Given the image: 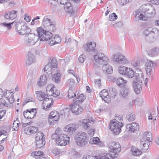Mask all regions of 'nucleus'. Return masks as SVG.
Here are the masks:
<instances>
[{
  "label": "nucleus",
  "instance_id": "nucleus-32",
  "mask_svg": "<svg viewBox=\"0 0 159 159\" xmlns=\"http://www.w3.org/2000/svg\"><path fill=\"white\" fill-rule=\"evenodd\" d=\"M108 93L110 99L111 98H116L117 94L116 89L115 88H110L109 89Z\"/></svg>",
  "mask_w": 159,
  "mask_h": 159
},
{
  "label": "nucleus",
  "instance_id": "nucleus-64",
  "mask_svg": "<svg viewBox=\"0 0 159 159\" xmlns=\"http://www.w3.org/2000/svg\"><path fill=\"white\" fill-rule=\"evenodd\" d=\"M30 134L36 133L37 130V128L34 126H30Z\"/></svg>",
  "mask_w": 159,
  "mask_h": 159
},
{
  "label": "nucleus",
  "instance_id": "nucleus-25",
  "mask_svg": "<svg viewBox=\"0 0 159 159\" xmlns=\"http://www.w3.org/2000/svg\"><path fill=\"white\" fill-rule=\"evenodd\" d=\"M143 73L141 70H139L137 71V72L135 73L134 79L133 81L143 82Z\"/></svg>",
  "mask_w": 159,
  "mask_h": 159
},
{
  "label": "nucleus",
  "instance_id": "nucleus-10",
  "mask_svg": "<svg viewBox=\"0 0 159 159\" xmlns=\"http://www.w3.org/2000/svg\"><path fill=\"white\" fill-rule=\"evenodd\" d=\"M16 29L18 33L20 35L27 34L31 32L30 29L25 25H22L20 23L16 25Z\"/></svg>",
  "mask_w": 159,
  "mask_h": 159
},
{
  "label": "nucleus",
  "instance_id": "nucleus-47",
  "mask_svg": "<svg viewBox=\"0 0 159 159\" xmlns=\"http://www.w3.org/2000/svg\"><path fill=\"white\" fill-rule=\"evenodd\" d=\"M152 30V27H149L146 28L143 31V34L145 36L148 37L151 34Z\"/></svg>",
  "mask_w": 159,
  "mask_h": 159
},
{
  "label": "nucleus",
  "instance_id": "nucleus-33",
  "mask_svg": "<svg viewBox=\"0 0 159 159\" xmlns=\"http://www.w3.org/2000/svg\"><path fill=\"white\" fill-rule=\"evenodd\" d=\"M89 143L92 144H95L99 146L101 145L102 143L98 137L91 138L90 140Z\"/></svg>",
  "mask_w": 159,
  "mask_h": 159
},
{
  "label": "nucleus",
  "instance_id": "nucleus-39",
  "mask_svg": "<svg viewBox=\"0 0 159 159\" xmlns=\"http://www.w3.org/2000/svg\"><path fill=\"white\" fill-rule=\"evenodd\" d=\"M45 144V140H35L36 146L37 148H40L43 147Z\"/></svg>",
  "mask_w": 159,
  "mask_h": 159
},
{
  "label": "nucleus",
  "instance_id": "nucleus-49",
  "mask_svg": "<svg viewBox=\"0 0 159 159\" xmlns=\"http://www.w3.org/2000/svg\"><path fill=\"white\" fill-rule=\"evenodd\" d=\"M89 119H84L83 120L82 122V125L84 129H87L88 127H89Z\"/></svg>",
  "mask_w": 159,
  "mask_h": 159
},
{
  "label": "nucleus",
  "instance_id": "nucleus-34",
  "mask_svg": "<svg viewBox=\"0 0 159 159\" xmlns=\"http://www.w3.org/2000/svg\"><path fill=\"white\" fill-rule=\"evenodd\" d=\"M61 41V38L58 35H55L54 37L50 42L51 45H53L55 44L60 43Z\"/></svg>",
  "mask_w": 159,
  "mask_h": 159
},
{
  "label": "nucleus",
  "instance_id": "nucleus-50",
  "mask_svg": "<svg viewBox=\"0 0 159 159\" xmlns=\"http://www.w3.org/2000/svg\"><path fill=\"white\" fill-rule=\"evenodd\" d=\"M128 67L124 66H120L118 68V72L121 74L125 75Z\"/></svg>",
  "mask_w": 159,
  "mask_h": 159
},
{
  "label": "nucleus",
  "instance_id": "nucleus-38",
  "mask_svg": "<svg viewBox=\"0 0 159 159\" xmlns=\"http://www.w3.org/2000/svg\"><path fill=\"white\" fill-rule=\"evenodd\" d=\"M125 75L128 78H131L134 77V72L132 68L128 67Z\"/></svg>",
  "mask_w": 159,
  "mask_h": 159
},
{
  "label": "nucleus",
  "instance_id": "nucleus-45",
  "mask_svg": "<svg viewBox=\"0 0 159 159\" xmlns=\"http://www.w3.org/2000/svg\"><path fill=\"white\" fill-rule=\"evenodd\" d=\"M52 67L51 66L50 64L48 63L46 65L44 68V71L46 73L49 74H52Z\"/></svg>",
  "mask_w": 159,
  "mask_h": 159
},
{
  "label": "nucleus",
  "instance_id": "nucleus-12",
  "mask_svg": "<svg viewBox=\"0 0 159 159\" xmlns=\"http://www.w3.org/2000/svg\"><path fill=\"white\" fill-rule=\"evenodd\" d=\"M60 115L56 111H52L50 114L48 121L50 125H53L59 119Z\"/></svg>",
  "mask_w": 159,
  "mask_h": 159
},
{
  "label": "nucleus",
  "instance_id": "nucleus-4",
  "mask_svg": "<svg viewBox=\"0 0 159 159\" xmlns=\"http://www.w3.org/2000/svg\"><path fill=\"white\" fill-rule=\"evenodd\" d=\"M109 147L110 149V152L109 155L111 156L110 159H114L118 156V153L121 150L120 144L115 142H111L109 143Z\"/></svg>",
  "mask_w": 159,
  "mask_h": 159
},
{
  "label": "nucleus",
  "instance_id": "nucleus-8",
  "mask_svg": "<svg viewBox=\"0 0 159 159\" xmlns=\"http://www.w3.org/2000/svg\"><path fill=\"white\" fill-rule=\"evenodd\" d=\"M124 125L123 123L120 122L116 120V119L113 120L110 123V129L111 131L114 133H119L121 130V128Z\"/></svg>",
  "mask_w": 159,
  "mask_h": 159
},
{
  "label": "nucleus",
  "instance_id": "nucleus-26",
  "mask_svg": "<svg viewBox=\"0 0 159 159\" xmlns=\"http://www.w3.org/2000/svg\"><path fill=\"white\" fill-rule=\"evenodd\" d=\"M76 129V125L73 124H70L65 126L64 128V130L69 133H72Z\"/></svg>",
  "mask_w": 159,
  "mask_h": 159
},
{
  "label": "nucleus",
  "instance_id": "nucleus-48",
  "mask_svg": "<svg viewBox=\"0 0 159 159\" xmlns=\"http://www.w3.org/2000/svg\"><path fill=\"white\" fill-rule=\"evenodd\" d=\"M14 23V22L10 23L3 22L1 23L0 24V25L2 26L6 27L8 30H9L11 29V25Z\"/></svg>",
  "mask_w": 159,
  "mask_h": 159
},
{
  "label": "nucleus",
  "instance_id": "nucleus-22",
  "mask_svg": "<svg viewBox=\"0 0 159 159\" xmlns=\"http://www.w3.org/2000/svg\"><path fill=\"white\" fill-rule=\"evenodd\" d=\"M96 47V43L93 42H89L84 46L85 51L87 52H90L91 51H94Z\"/></svg>",
  "mask_w": 159,
  "mask_h": 159
},
{
  "label": "nucleus",
  "instance_id": "nucleus-58",
  "mask_svg": "<svg viewBox=\"0 0 159 159\" xmlns=\"http://www.w3.org/2000/svg\"><path fill=\"white\" fill-rule=\"evenodd\" d=\"M74 80L73 79H70L68 80L67 83L69 85V88L72 89L71 88H75L74 86Z\"/></svg>",
  "mask_w": 159,
  "mask_h": 159
},
{
  "label": "nucleus",
  "instance_id": "nucleus-7",
  "mask_svg": "<svg viewBox=\"0 0 159 159\" xmlns=\"http://www.w3.org/2000/svg\"><path fill=\"white\" fill-rule=\"evenodd\" d=\"M38 36L33 33H29L25 35L24 42L26 45H34L38 41Z\"/></svg>",
  "mask_w": 159,
  "mask_h": 159
},
{
  "label": "nucleus",
  "instance_id": "nucleus-18",
  "mask_svg": "<svg viewBox=\"0 0 159 159\" xmlns=\"http://www.w3.org/2000/svg\"><path fill=\"white\" fill-rule=\"evenodd\" d=\"M35 110V109L34 108L30 110L27 109L23 112L24 117L28 119H31L33 118L36 114V112L34 111Z\"/></svg>",
  "mask_w": 159,
  "mask_h": 159
},
{
  "label": "nucleus",
  "instance_id": "nucleus-40",
  "mask_svg": "<svg viewBox=\"0 0 159 159\" xmlns=\"http://www.w3.org/2000/svg\"><path fill=\"white\" fill-rule=\"evenodd\" d=\"M159 54V48H155L152 49L148 54L151 57H154L157 56Z\"/></svg>",
  "mask_w": 159,
  "mask_h": 159
},
{
  "label": "nucleus",
  "instance_id": "nucleus-3",
  "mask_svg": "<svg viewBox=\"0 0 159 159\" xmlns=\"http://www.w3.org/2000/svg\"><path fill=\"white\" fill-rule=\"evenodd\" d=\"M152 135L150 132L146 131L144 132L141 140L140 146L142 149L146 151L149 147V142L152 141Z\"/></svg>",
  "mask_w": 159,
  "mask_h": 159
},
{
  "label": "nucleus",
  "instance_id": "nucleus-55",
  "mask_svg": "<svg viewBox=\"0 0 159 159\" xmlns=\"http://www.w3.org/2000/svg\"><path fill=\"white\" fill-rule=\"evenodd\" d=\"M146 39L149 42H153L155 40L156 38L153 35L151 36V34L149 36L146 37Z\"/></svg>",
  "mask_w": 159,
  "mask_h": 159
},
{
  "label": "nucleus",
  "instance_id": "nucleus-30",
  "mask_svg": "<svg viewBox=\"0 0 159 159\" xmlns=\"http://www.w3.org/2000/svg\"><path fill=\"white\" fill-rule=\"evenodd\" d=\"M4 95V93L3 90L0 89V108H2L4 106L8 107L9 104L8 102L6 101L5 100L2 99Z\"/></svg>",
  "mask_w": 159,
  "mask_h": 159
},
{
  "label": "nucleus",
  "instance_id": "nucleus-60",
  "mask_svg": "<svg viewBox=\"0 0 159 159\" xmlns=\"http://www.w3.org/2000/svg\"><path fill=\"white\" fill-rule=\"evenodd\" d=\"M52 152L54 155V156H56L61 153V151L57 148H55L52 150Z\"/></svg>",
  "mask_w": 159,
  "mask_h": 159
},
{
  "label": "nucleus",
  "instance_id": "nucleus-6",
  "mask_svg": "<svg viewBox=\"0 0 159 159\" xmlns=\"http://www.w3.org/2000/svg\"><path fill=\"white\" fill-rule=\"evenodd\" d=\"M37 31L40 41L48 40L52 36L51 33L48 31H45L42 28H38L37 29Z\"/></svg>",
  "mask_w": 159,
  "mask_h": 159
},
{
  "label": "nucleus",
  "instance_id": "nucleus-29",
  "mask_svg": "<svg viewBox=\"0 0 159 159\" xmlns=\"http://www.w3.org/2000/svg\"><path fill=\"white\" fill-rule=\"evenodd\" d=\"M102 69L105 74H111L113 72L112 66L108 64L104 65L102 66Z\"/></svg>",
  "mask_w": 159,
  "mask_h": 159
},
{
  "label": "nucleus",
  "instance_id": "nucleus-52",
  "mask_svg": "<svg viewBox=\"0 0 159 159\" xmlns=\"http://www.w3.org/2000/svg\"><path fill=\"white\" fill-rule=\"evenodd\" d=\"M153 35L156 38L159 36V30L156 28H152V30L151 34V36Z\"/></svg>",
  "mask_w": 159,
  "mask_h": 159
},
{
  "label": "nucleus",
  "instance_id": "nucleus-44",
  "mask_svg": "<svg viewBox=\"0 0 159 159\" xmlns=\"http://www.w3.org/2000/svg\"><path fill=\"white\" fill-rule=\"evenodd\" d=\"M127 82L121 77L118 78L116 80L117 85L119 86L124 85Z\"/></svg>",
  "mask_w": 159,
  "mask_h": 159
},
{
  "label": "nucleus",
  "instance_id": "nucleus-2",
  "mask_svg": "<svg viewBox=\"0 0 159 159\" xmlns=\"http://www.w3.org/2000/svg\"><path fill=\"white\" fill-rule=\"evenodd\" d=\"M36 93L39 94L38 97L39 100L43 101L42 104L43 109L46 111L49 110L51 108V107L52 105L53 102L52 100V99L48 98V95L46 94L44 92L37 91L36 92Z\"/></svg>",
  "mask_w": 159,
  "mask_h": 159
},
{
  "label": "nucleus",
  "instance_id": "nucleus-11",
  "mask_svg": "<svg viewBox=\"0 0 159 159\" xmlns=\"http://www.w3.org/2000/svg\"><path fill=\"white\" fill-rule=\"evenodd\" d=\"M113 60L116 62L121 64H128L129 61L127 57L120 53H117L113 55Z\"/></svg>",
  "mask_w": 159,
  "mask_h": 159
},
{
  "label": "nucleus",
  "instance_id": "nucleus-41",
  "mask_svg": "<svg viewBox=\"0 0 159 159\" xmlns=\"http://www.w3.org/2000/svg\"><path fill=\"white\" fill-rule=\"evenodd\" d=\"M71 88L72 89L69 88L68 91V98H73L74 97L76 96V94H75L76 90L75 88Z\"/></svg>",
  "mask_w": 159,
  "mask_h": 159
},
{
  "label": "nucleus",
  "instance_id": "nucleus-21",
  "mask_svg": "<svg viewBox=\"0 0 159 159\" xmlns=\"http://www.w3.org/2000/svg\"><path fill=\"white\" fill-rule=\"evenodd\" d=\"M143 82L137 81H132V85L134 91L137 94L140 93L142 89Z\"/></svg>",
  "mask_w": 159,
  "mask_h": 159
},
{
  "label": "nucleus",
  "instance_id": "nucleus-35",
  "mask_svg": "<svg viewBox=\"0 0 159 159\" xmlns=\"http://www.w3.org/2000/svg\"><path fill=\"white\" fill-rule=\"evenodd\" d=\"M64 8L66 12L70 13H72L73 12V7L70 3H66L64 6Z\"/></svg>",
  "mask_w": 159,
  "mask_h": 159
},
{
  "label": "nucleus",
  "instance_id": "nucleus-46",
  "mask_svg": "<svg viewBox=\"0 0 159 159\" xmlns=\"http://www.w3.org/2000/svg\"><path fill=\"white\" fill-rule=\"evenodd\" d=\"M43 155V152L40 151H36L33 152L31 153V156L36 159L38 158L39 156L41 155Z\"/></svg>",
  "mask_w": 159,
  "mask_h": 159
},
{
  "label": "nucleus",
  "instance_id": "nucleus-19",
  "mask_svg": "<svg viewBox=\"0 0 159 159\" xmlns=\"http://www.w3.org/2000/svg\"><path fill=\"white\" fill-rule=\"evenodd\" d=\"M4 95L7 99V102H8L9 104V103L11 104L14 102V99L13 92L7 90L4 93Z\"/></svg>",
  "mask_w": 159,
  "mask_h": 159
},
{
  "label": "nucleus",
  "instance_id": "nucleus-31",
  "mask_svg": "<svg viewBox=\"0 0 159 159\" xmlns=\"http://www.w3.org/2000/svg\"><path fill=\"white\" fill-rule=\"evenodd\" d=\"M61 75L60 71L57 70L53 76L52 78V80L55 83H59L60 81Z\"/></svg>",
  "mask_w": 159,
  "mask_h": 159
},
{
  "label": "nucleus",
  "instance_id": "nucleus-37",
  "mask_svg": "<svg viewBox=\"0 0 159 159\" xmlns=\"http://www.w3.org/2000/svg\"><path fill=\"white\" fill-rule=\"evenodd\" d=\"M131 152L132 154L135 156L140 155L142 153L141 151L135 147H131Z\"/></svg>",
  "mask_w": 159,
  "mask_h": 159
},
{
  "label": "nucleus",
  "instance_id": "nucleus-16",
  "mask_svg": "<svg viewBox=\"0 0 159 159\" xmlns=\"http://www.w3.org/2000/svg\"><path fill=\"white\" fill-rule=\"evenodd\" d=\"M70 109L72 112L74 114L79 115L83 111V108L79 104L74 103L70 106Z\"/></svg>",
  "mask_w": 159,
  "mask_h": 159
},
{
  "label": "nucleus",
  "instance_id": "nucleus-54",
  "mask_svg": "<svg viewBox=\"0 0 159 159\" xmlns=\"http://www.w3.org/2000/svg\"><path fill=\"white\" fill-rule=\"evenodd\" d=\"M49 63L50 64L52 68H56L57 66V61L56 59L55 58H52L51 62Z\"/></svg>",
  "mask_w": 159,
  "mask_h": 159
},
{
  "label": "nucleus",
  "instance_id": "nucleus-27",
  "mask_svg": "<svg viewBox=\"0 0 159 159\" xmlns=\"http://www.w3.org/2000/svg\"><path fill=\"white\" fill-rule=\"evenodd\" d=\"M158 113L157 107L154 108L150 114L148 116V119L149 120H156V117L157 116Z\"/></svg>",
  "mask_w": 159,
  "mask_h": 159
},
{
  "label": "nucleus",
  "instance_id": "nucleus-43",
  "mask_svg": "<svg viewBox=\"0 0 159 159\" xmlns=\"http://www.w3.org/2000/svg\"><path fill=\"white\" fill-rule=\"evenodd\" d=\"M45 136L41 132H38L35 136V140H45Z\"/></svg>",
  "mask_w": 159,
  "mask_h": 159
},
{
  "label": "nucleus",
  "instance_id": "nucleus-17",
  "mask_svg": "<svg viewBox=\"0 0 159 159\" xmlns=\"http://www.w3.org/2000/svg\"><path fill=\"white\" fill-rule=\"evenodd\" d=\"M127 130L130 132H134L138 131L139 129L138 124L136 122H133L128 124L126 125Z\"/></svg>",
  "mask_w": 159,
  "mask_h": 159
},
{
  "label": "nucleus",
  "instance_id": "nucleus-9",
  "mask_svg": "<svg viewBox=\"0 0 159 159\" xmlns=\"http://www.w3.org/2000/svg\"><path fill=\"white\" fill-rule=\"evenodd\" d=\"M95 62L94 64H98L102 65L108 61L109 59L103 53H97L94 56Z\"/></svg>",
  "mask_w": 159,
  "mask_h": 159
},
{
  "label": "nucleus",
  "instance_id": "nucleus-13",
  "mask_svg": "<svg viewBox=\"0 0 159 159\" xmlns=\"http://www.w3.org/2000/svg\"><path fill=\"white\" fill-rule=\"evenodd\" d=\"M151 10H152L151 11H150V10H149L147 13L145 14H148L147 16H145L141 13H140L139 15V14H137L136 16H137L138 15V16L139 20H145L148 17H151L154 16L155 15L156 12L154 8L151 7Z\"/></svg>",
  "mask_w": 159,
  "mask_h": 159
},
{
  "label": "nucleus",
  "instance_id": "nucleus-53",
  "mask_svg": "<svg viewBox=\"0 0 159 159\" xmlns=\"http://www.w3.org/2000/svg\"><path fill=\"white\" fill-rule=\"evenodd\" d=\"M53 91H52V93L51 94V95L54 98H56L57 97H58L60 94L59 91L56 90L55 88L54 89H53Z\"/></svg>",
  "mask_w": 159,
  "mask_h": 159
},
{
  "label": "nucleus",
  "instance_id": "nucleus-57",
  "mask_svg": "<svg viewBox=\"0 0 159 159\" xmlns=\"http://www.w3.org/2000/svg\"><path fill=\"white\" fill-rule=\"evenodd\" d=\"M127 118L129 121H133L135 119V115L133 113H131L128 115Z\"/></svg>",
  "mask_w": 159,
  "mask_h": 159
},
{
  "label": "nucleus",
  "instance_id": "nucleus-62",
  "mask_svg": "<svg viewBox=\"0 0 159 159\" xmlns=\"http://www.w3.org/2000/svg\"><path fill=\"white\" fill-rule=\"evenodd\" d=\"M132 64L134 67V68L135 70H136L137 71L141 70L139 68V64L138 62H132Z\"/></svg>",
  "mask_w": 159,
  "mask_h": 159
},
{
  "label": "nucleus",
  "instance_id": "nucleus-63",
  "mask_svg": "<svg viewBox=\"0 0 159 159\" xmlns=\"http://www.w3.org/2000/svg\"><path fill=\"white\" fill-rule=\"evenodd\" d=\"M55 87L54 85H53L51 84H49L46 89V92L47 93L48 91H49V92H52V91H53V89H55Z\"/></svg>",
  "mask_w": 159,
  "mask_h": 159
},
{
  "label": "nucleus",
  "instance_id": "nucleus-56",
  "mask_svg": "<svg viewBox=\"0 0 159 159\" xmlns=\"http://www.w3.org/2000/svg\"><path fill=\"white\" fill-rule=\"evenodd\" d=\"M7 129L6 127H2L1 129L0 130V137L2 135L6 136L7 135Z\"/></svg>",
  "mask_w": 159,
  "mask_h": 159
},
{
  "label": "nucleus",
  "instance_id": "nucleus-1",
  "mask_svg": "<svg viewBox=\"0 0 159 159\" xmlns=\"http://www.w3.org/2000/svg\"><path fill=\"white\" fill-rule=\"evenodd\" d=\"M52 139H55L57 144L60 146H65L70 141V137L67 135L62 133L61 129L57 128L55 133L52 136Z\"/></svg>",
  "mask_w": 159,
  "mask_h": 159
},
{
  "label": "nucleus",
  "instance_id": "nucleus-23",
  "mask_svg": "<svg viewBox=\"0 0 159 159\" xmlns=\"http://www.w3.org/2000/svg\"><path fill=\"white\" fill-rule=\"evenodd\" d=\"M17 13V11L15 10L6 12L5 13L4 17L6 19L12 20L16 17Z\"/></svg>",
  "mask_w": 159,
  "mask_h": 159
},
{
  "label": "nucleus",
  "instance_id": "nucleus-5",
  "mask_svg": "<svg viewBox=\"0 0 159 159\" xmlns=\"http://www.w3.org/2000/svg\"><path fill=\"white\" fill-rule=\"evenodd\" d=\"M88 138L86 133L84 132H79L75 137V142L79 146L82 147L87 144Z\"/></svg>",
  "mask_w": 159,
  "mask_h": 159
},
{
  "label": "nucleus",
  "instance_id": "nucleus-51",
  "mask_svg": "<svg viewBox=\"0 0 159 159\" xmlns=\"http://www.w3.org/2000/svg\"><path fill=\"white\" fill-rule=\"evenodd\" d=\"M58 1V0H49L48 4L50 7L53 8L57 4Z\"/></svg>",
  "mask_w": 159,
  "mask_h": 159
},
{
  "label": "nucleus",
  "instance_id": "nucleus-28",
  "mask_svg": "<svg viewBox=\"0 0 159 159\" xmlns=\"http://www.w3.org/2000/svg\"><path fill=\"white\" fill-rule=\"evenodd\" d=\"M35 56L31 52H29L28 53V57L26 61V64L28 65H30L35 62Z\"/></svg>",
  "mask_w": 159,
  "mask_h": 159
},
{
  "label": "nucleus",
  "instance_id": "nucleus-15",
  "mask_svg": "<svg viewBox=\"0 0 159 159\" xmlns=\"http://www.w3.org/2000/svg\"><path fill=\"white\" fill-rule=\"evenodd\" d=\"M145 65L146 71L148 75L150 77H152L153 76L152 69L155 66V63L152 61L148 60Z\"/></svg>",
  "mask_w": 159,
  "mask_h": 159
},
{
  "label": "nucleus",
  "instance_id": "nucleus-24",
  "mask_svg": "<svg viewBox=\"0 0 159 159\" xmlns=\"http://www.w3.org/2000/svg\"><path fill=\"white\" fill-rule=\"evenodd\" d=\"M100 96L106 102H108L111 101L108 92L106 89H103L100 93Z\"/></svg>",
  "mask_w": 159,
  "mask_h": 159
},
{
  "label": "nucleus",
  "instance_id": "nucleus-36",
  "mask_svg": "<svg viewBox=\"0 0 159 159\" xmlns=\"http://www.w3.org/2000/svg\"><path fill=\"white\" fill-rule=\"evenodd\" d=\"M85 99V97L83 94H80L76 99H74V103L79 104L81 103Z\"/></svg>",
  "mask_w": 159,
  "mask_h": 159
},
{
  "label": "nucleus",
  "instance_id": "nucleus-59",
  "mask_svg": "<svg viewBox=\"0 0 159 159\" xmlns=\"http://www.w3.org/2000/svg\"><path fill=\"white\" fill-rule=\"evenodd\" d=\"M117 16L116 13H113L109 15V19L111 21H114L117 19Z\"/></svg>",
  "mask_w": 159,
  "mask_h": 159
},
{
  "label": "nucleus",
  "instance_id": "nucleus-14",
  "mask_svg": "<svg viewBox=\"0 0 159 159\" xmlns=\"http://www.w3.org/2000/svg\"><path fill=\"white\" fill-rule=\"evenodd\" d=\"M43 23L50 31L54 30L56 29L55 22L51 21V20L47 17H45L44 18Z\"/></svg>",
  "mask_w": 159,
  "mask_h": 159
},
{
  "label": "nucleus",
  "instance_id": "nucleus-20",
  "mask_svg": "<svg viewBox=\"0 0 159 159\" xmlns=\"http://www.w3.org/2000/svg\"><path fill=\"white\" fill-rule=\"evenodd\" d=\"M130 89L128 86H125L120 90L119 95L120 97L123 98L127 97L130 92Z\"/></svg>",
  "mask_w": 159,
  "mask_h": 159
},
{
  "label": "nucleus",
  "instance_id": "nucleus-61",
  "mask_svg": "<svg viewBox=\"0 0 159 159\" xmlns=\"http://www.w3.org/2000/svg\"><path fill=\"white\" fill-rule=\"evenodd\" d=\"M132 0H118L119 3L123 6L132 1Z\"/></svg>",
  "mask_w": 159,
  "mask_h": 159
},
{
  "label": "nucleus",
  "instance_id": "nucleus-42",
  "mask_svg": "<svg viewBox=\"0 0 159 159\" xmlns=\"http://www.w3.org/2000/svg\"><path fill=\"white\" fill-rule=\"evenodd\" d=\"M47 78L45 75H43L40 77L39 81L38 82V84L39 85H43L46 83Z\"/></svg>",
  "mask_w": 159,
  "mask_h": 159
}]
</instances>
